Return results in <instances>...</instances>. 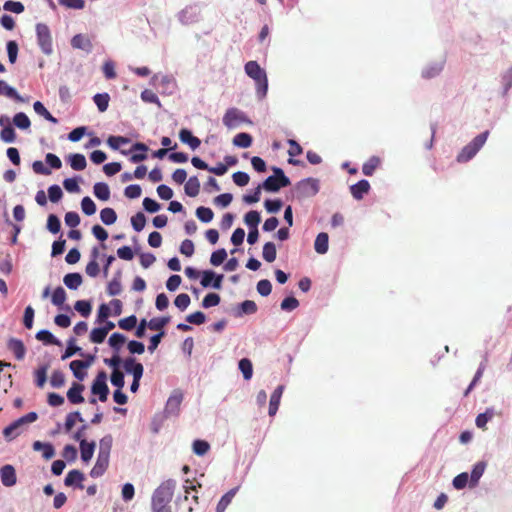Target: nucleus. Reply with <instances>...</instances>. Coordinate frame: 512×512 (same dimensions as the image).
<instances>
[{
    "instance_id": "obj_1",
    "label": "nucleus",
    "mask_w": 512,
    "mask_h": 512,
    "mask_svg": "<svg viewBox=\"0 0 512 512\" xmlns=\"http://www.w3.org/2000/svg\"><path fill=\"white\" fill-rule=\"evenodd\" d=\"M176 482L172 479L162 482L153 492L151 499V508L171 509V502L175 490Z\"/></svg>"
},
{
    "instance_id": "obj_2",
    "label": "nucleus",
    "mask_w": 512,
    "mask_h": 512,
    "mask_svg": "<svg viewBox=\"0 0 512 512\" xmlns=\"http://www.w3.org/2000/svg\"><path fill=\"white\" fill-rule=\"evenodd\" d=\"M244 69L246 74L255 81L258 97L263 99L268 91V78L265 70L256 61L247 62Z\"/></svg>"
},
{
    "instance_id": "obj_3",
    "label": "nucleus",
    "mask_w": 512,
    "mask_h": 512,
    "mask_svg": "<svg viewBox=\"0 0 512 512\" xmlns=\"http://www.w3.org/2000/svg\"><path fill=\"white\" fill-rule=\"evenodd\" d=\"M273 175L267 177L262 184V188L268 192H277L283 187L291 184L290 179L284 174L279 167H273Z\"/></svg>"
},
{
    "instance_id": "obj_4",
    "label": "nucleus",
    "mask_w": 512,
    "mask_h": 512,
    "mask_svg": "<svg viewBox=\"0 0 512 512\" xmlns=\"http://www.w3.org/2000/svg\"><path fill=\"white\" fill-rule=\"evenodd\" d=\"M488 134V131L480 133L469 144L463 147L461 152L457 155V161L459 163H464L471 160L485 144Z\"/></svg>"
},
{
    "instance_id": "obj_5",
    "label": "nucleus",
    "mask_w": 512,
    "mask_h": 512,
    "mask_svg": "<svg viewBox=\"0 0 512 512\" xmlns=\"http://www.w3.org/2000/svg\"><path fill=\"white\" fill-rule=\"evenodd\" d=\"M319 191V182L314 178H307L299 181L295 187L294 192L298 199L309 198L315 196Z\"/></svg>"
},
{
    "instance_id": "obj_6",
    "label": "nucleus",
    "mask_w": 512,
    "mask_h": 512,
    "mask_svg": "<svg viewBox=\"0 0 512 512\" xmlns=\"http://www.w3.org/2000/svg\"><path fill=\"white\" fill-rule=\"evenodd\" d=\"M36 34L38 44L44 54L52 53V37L50 29L46 24L38 23L36 25Z\"/></svg>"
},
{
    "instance_id": "obj_7",
    "label": "nucleus",
    "mask_w": 512,
    "mask_h": 512,
    "mask_svg": "<svg viewBox=\"0 0 512 512\" xmlns=\"http://www.w3.org/2000/svg\"><path fill=\"white\" fill-rule=\"evenodd\" d=\"M107 380V374L105 371L98 372L96 378L94 379L92 386H91V392L94 395H98L99 400L101 402H105L108 398L109 394V388L106 383Z\"/></svg>"
},
{
    "instance_id": "obj_8",
    "label": "nucleus",
    "mask_w": 512,
    "mask_h": 512,
    "mask_svg": "<svg viewBox=\"0 0 512 512\" xmlns=\"http://www.w3.org/2000/svg\"><path fill=\"white\" fill-rule=\"evenodd\" d=\"M245 121V115L237 108L228 109L223 116V124L228 128H235Z\"/></svg>"
},
{
    "instance_id": "obj_9",
    "label": "nucleus",
    "mask_w": 512,
    "mask_h": 512,
    "mask_svg": "<svg viewBox=\"0 0 512 512\" xmlns=\"http://www.w3.org/2000/svg\"><path fill=\"white\" fill-rule=\"evenodd\" d=\"M223 275H215L213 271H204L201 279V285L203 287L212 286L215 289L222 287Z\"/></svg>"
},
{
    "instance_id": "obj_10",
    "label": "nucleus",
    "mask_w": 512,
    "mask_h": 512,
    "mask_svg": "<svg viewBox=\"0 0 512 512\" xmlns=\"http://www.w3.org/2000/svg\"><path fill=\"white\" fill-rule=\"evenodd\" d=\"M147 150H148V147L144 143L137 142L132 146L130 151L127 152L125 150H122L121 153L124 155H127L128 153L133 152V151H141V153H134L130 156V161L132 163H139L141 161H144L147 158V154H146Z\"/></svg>"
},
{
    "instance_id": "obj_11",
    "label": "nucleus",
    "mask_w": 512,
    "mask_h": 512,
    "mask_svg": "<svg viewBox=\"0 0 512 512\" xmlns=\"http://www.w3.org/2000/svg\"><path fill=\"white\" fill-rule=\"evenodd\" d=\"M109 458L103 454H98L96 463L90 471V476L93 478L102 476L109 466Z\"/></svg>"
},
{
    "instance_id": "obj_12",
    "label": "nucleus",
    "mask_w": 512,
    "mask_h": 512,
    "mask_svg": "<svg viewBox=\"0 0 512 512\" xmlns=\"http://www.w3.org/2000/svg\"><path fill=\"white\" fill-rule=\"evenodd\" d=\"M85 389L83 384L74 382L67 392V398L72 404H80L84 402L82 392Z\"/></svg>"
},
{
    "instance_id": "obj_13",
    "label": "nucleus",
    "mask_w": 512,
    "mask_h": 512,
    "mask_svg": "<svg viewBox=\"0 0 512 512\" xmlns=\"http://www.w3.org/2000/svg\"><path fill=\"white\" fill-rule=\"evenodd\" d=\"M370 190V183L363 179L350 187V192L356 200H361Z\"/></svg>"
},
{
    "instance_id": "obj_14",
    "label": "nucleus",
    "mask_w": 512,
    "mask_h": 512,
    "mask_svg": "<svg viewBox=\"0 0 512 512\" xmlns=\"http://www.w3.org/2000/svg\"><path fill=\"white\" fill-rule=\"evenodd\" d=\"M1 481L4 486L10 487L16 483L15 469L11 465H5L0 470Z\"/></svg>"
},
{
    "instance_id": "obj_15",
    "label": "nucleus",
    "mask_w": 512,
    "mask_h": 512,
    "mask_svg": "<svg viewBox=\"0 0 512 512\" xmlns=\"http://www.w3.org/2000/svg\"><path fill=\"white\" fill-rule=\"evenodd\" d=\"M71 45L75 49H81L88 53L91 52L93 48L91 40L82 34L75 35L71 40Z\"/></svg>"
},
{
    "instance_id": "obj_16",
    "label": "nucleus",
    "mask_w": 512,
    "mask_h": 512,
    "mask_svg": "<svg viewBox=\"0 0 512 512\" xmlns=\"http://www.w3.org/2000/svg\"><path fill=\"white\" fill-rule=\"evenodd\" d=\"M179 138H180L181 142L189 145V147L192 150L197 149L201 144L200 139L193 136L191 131L188 129H185V128L180 130Z\"/></svg>"
},
{
    "instance_id": "obj_17",
    "label": "nucleus",
    "mask_w": 512,
    "mask_h": 512,
    "mask_svg": "<svg viewBox=\"0 0 512 512\" xmlns=\"http://www.w3.org/2000/svg\"><path fill=\"white\" fill-rule=\"evenodd\" d=\"M8 348L18 360H22L26 353V348L23 342L19 339L11 338L8 341Z\"/></svg>"
},
{
    "instance_id": "obj_18",
    "label": "nucleus",
    "mask_w": 512,
    "mask_h": 512,
    "mask_svg": "<svg viewBox=\"0 0 512 512\" xmlns=\"http://www.w3.org/2000/svg\"><path fill=\"white\" fill-rule=\"evenodd\" d=\"M183 400V394L180 391H174L168 398L166 403V411L169 413H175L179 410V407Z\"/></svg>"
},
{
    "instance_id": "obj_19",
    "label": "nucleus",
    "mask_w": 512,
    "mask_h": 512,
    "mask_svg": "<svg viewBox=\"0 0 512 512\" xmlns=\"http://www.w3.org/2000/svg\"><path fill=\"white\" fill-rule=\"evenodd\" d=\"M33 449L35 451H41L44 459L49 460L54 457L55 450L52 444L43 443L41 441H35L33 443Z\"/></svg>"
},
{
    "instance_id": "obj_20",
    "label": "nucleus",
    "mask_w": 512,
    "mask_h": 512,
    "mask_svg": "<svg viewBox=\"0 0 512 512\" xmlns=\"http://www.w3.org/2000/svg\"><path fill=\"white\" fill-rule=\"evenodd\" d=\"M282 393H283V386H278L272 393V395L270 397V402H269V415L270 416H274L276 414V412L278 411Z\"/></svg>"
},
{
    "instance_id": "obj_21",
    "label": "nucleus",
    "mask_w": 512,
    "mask_h": 512,
    "mask_svg": "<svg viewBox=\"0 0 512 512\" xmlns=\"http://www.w3.org/2000/svg\"><path fill=\"white\" fill-rule=\"evenodd\" d=\"M88 366L89 363L82 360H73L70 363V369L72 370L73 375L80 381H82L85 378L86 373L84 372V369L87 368Z\"/></svg>"
},
{
    "instance_id": "obj_22",
    "label": "nucleus",
    "mask_w": 512,
    "mask_h": 512,
    "mask_svg": "<svg viewBox=\"0 0 512 512\" xmlns=\"http://www.w3.org/2000/svg\"><path fill=\"white\" fill-rule=\"evenodd\" d=\"M84 480V474L80 472L79 470H71L68 472V474L65 477L64 483L66 486H72L74 484H77L79 488H83V485L81 484Z\"/></svg>"
},
{
    "instance_id": "obj_23",
    "label": "nucleus",
    "mask_w": 512,
    "mask_h": 512,
    "mask_svg": "<svg viewBox=\"0 0 512 512\" xmlns=\"http://www.w3.org/2000/svg\"><path fill=\"white\" fill-rule=\"evenodd\" d=\"M0 95L14 99L17 102L23 101L22 97L18 94L16 89L8 85V83L4 80H0Z\"/></svg>"
},
{
    "instance_id": "obj_24",
    "label": "nucleus",
    "mask_w": 512,
    "mask_h": 512,
    "mask_svg": "<svg viewBox=\"0 0 512 512\" xmlns=\"http://www.w3.org/2000/svg\"><path fill=\"white\" fill-rule=\"evenodd\" d=\"M69 163L73 170L82 171L86 168L87 162L83 154L75 153L69 156Z\"/></svg>"
},
{
    "instance_id": "obj_25",
    "label": "nucleus",
    "mask_w": 512,
    "mask_h": 512,
    "mask_svg": "<svg viewBox=\"0 0 512 512\" xmlns=\"http://www.w3.org/2000/svg\"><path fill=\"white\" fill-rule=\"evenodd\" d=\"M186 195L189 197H196L200 192V182L196 176H192L188 179L184 186Z\"/></svg>"
},
{
    "instance_id": "obj_26",
    "label": "nucleus",
    "mask_w": 512,
    "mask_h": 512,
    "mask_svg": "<svg viewBox=\"0 0 512 512\" xmlns=\"http://www.w3.org/2000/svg\"><path fill=\"white\" fill-rule=\"evenodd\" d=\"M495 416L493 408H487L484 413L478 414L475 420V424L478 428L486 430L487 423Z\"/></svg>"
},
{
    "instance_id": "obj_27",
    "label": "nucleus",
    "mask_w": 512,
    "mask_h": 512,
    "mask_svg": "<svg viewBox=\"0 0 512 512\" xmlns=\"http://www.w3.org/2000/svg\"><path fill=\"white\" fill-rule=\"evenodd\" d=\"M328 234L321 232L317 235L314 243L315 251L319 254H325L328 251Z\"/></svg>"
},
{
    "instance_id": "obj_28",
    "label": "nucleus",
    "mask_w": 512,
    "mask_h": 512,
    "mask_svg": "<svg viewBox=\"0 0 512 512\" xmlns=\"http://www.w3.org/2000/svg\"><path fill=\"white\" fill-rule=\"evenodd\" d=\"M82 276L79 273H69L63 278L64 284L72 290H76L82 284Z\"/></svg>"
},
{
    "instance_id": "obj_29",
    "label": "nucleus",
    "mask_w": 512,
    "mask_h": 512,
    "mask_svg": "<svg viewBox=\"0 0 512 512\" xmlns=\"http://www.w3.org/2000/svg\"><path fill=\"white\" fill-rule=\"evenodd\" d=\"M95 450L94 442H87L86 440H82L80 443V451L81 458L84 462H88L91 460Z\"/></svg>"
},
{
    "instance_id": "obj_30",
    "label": "nucleus",
    "mask_w": 512,
    "mask_h": 512,
    "mask_svg": "<svg viewBox=\"0 0 512 512\" xmlns=\"http://www.w3.org/2000/svg\"><path fill=\"white\" fill-rule=\"evenodd\" d=\"M93 192L99 200L107 201L110 198V189L106 183H96L93 187Z\"/></svg>"
},
{
    "instance_id": "obj_31",
    "label": "nucleus",
    "mask_w": 512,
    "mask_h": 512,
    "mask_svg": "<svg viewBox=\"0 0 512 512\" xmlns=\"http://www.w3.org/2000/svg\"><path fill=\"white\" fill-rule=\"evenodd\" d=\"M236 492L237 488H233L229 490L227 493H225L217 504L216 512H224L228 505L231 503L234 496L236 495Z\"/></svg>"
},
{
    "instance_id": "obj_32",
    "label": "nucleus",
    "mask_w": 512,
    "mask_h": 512,
    "mask_svg": "<svg viewBox=\"0 0 512 512\" xmlns=\"http://www.w3.org/2000/svg\"><path fill=\"white\" fill-rule=\"evenodd\" d=\"M122 292V282L120 274L114 276L107 285V293L110 296L119 295Z\"/></svg>"
},
{
    "instance_id": "obj_33",
    "label": "nucleus",
    "mask_w": 512,
    "mask_h": 512,
    "mask_svg": "<svg viewBox=\"0 0 512 512\" xmlns=\"http://www.w3.org/2000/svg\"><path fill=\"white\" fill-rule=\"evenodd\" d=\"M262 256L265 261L271 263L277 256L276 246L273 242H267L263 246Z\"/></svg>"
},
{
    "instance_id": "obj_34",
    "label": "nucleus",
    "mask_w": 512,
    "mask_h": 512,
    "mask_svg": "<svg viewBox=\"0 0 512 512\" xmlns=\"http://www.w3.org/2000/svg\"><path fill=\"white\" fill-rule=\"evenodd\" d=\"M233 144L237 147L248 148L252 144V136L245 132L238 133L233 138Z\"/></svg>"
},
{
    "instance_id": "obj_35",
    "label": "nucleus",
    "mask_w": 512,
    "mask_h": 512,
    "mask_svg": "<svg viewBox=\"0 0 512 512\" xmlns=\"http://www.w3.org/2000/svg\"><path fill=\"white\" fill-rule=\"evenodd\" d=\"M261 217L258 211L252 210L245 214L244 222L250 229H258Z\"/></svg>"
},
{
    "instance_id": "obj_36",
    "label": "nucleus",
    "mask_w": 512,
    "mask_h": 512,
    "mask_svg": "<svg viewBox=\"0 0 512 512\" xmlns=\"http://www.w3.org/2000/svg\"><path fill=\"white\" fill-rule=\"evenodd\" d=\"M93 101L100 112H105L109 105L110 96L108 93H98L94 95Z\"/></svg>"
},
{
    "instance_id": "obj_37",
    "label": "nucleus",
    "mask_w": 512,
    "mask_h": 512,
    "mask_svg": "<svg viewBox=\"0 0 512 512\" xmlns=\"http://www.w3.org/2000/svg\"><path fill=\"white\" fill-rule=\"evenodd\" d=\"M47 370H48L47 365H43L35 370L34 380H35V384L37 387H39V388L44 387V385L47 381Z\"/></svg>"
},
{
    "instance_id": "obj_38",
    "label": "nucleus",
    "mask_w": 512,
    "mask_h": 512,
    "mask_svg": "<svg viewBox=\"0 0 512 512\" xmlns=\"http://www.w3.org/2000/svg\"><path fill=\"white\" fill-rule=\"evenodd\" d=\"M100 219L105 225H112L117 220V214L114 209L106 207L101 210Z\"/></svg>"
},
{
    "instance_id": "obj_39",
    "label": "nucleus",
    "mask_w": 512,
    "mask_h": 512,
    "mask_svg": "<svg viewBox=\"0 0 512 512\" xmlns=\"http://www.w3.org/2000/svg\"><path fill=\"white\" fill-rule=\"evenodd\" d=\"M380 164V159L376 156L369 158L362 166V172L366 176H371Z\"/></svg>"
},
{
    "instance_id": "obj_40",
    "label": "nucleus",
    "mask_w": 512,
    "mask_h": 512,
    "mask_svg": "<svg viewBox=\"0 0 512 512\" xmlns=\"http://www.w3.org/2000/svg\"><path fill=\"white\" fill-rule=\"evenodd\" d=\"M34 111L43 116L46 120L56 124L58 120L45 108V106L40 102L36 101L33 104Z\"/></svg>"
},
{
    "instance_id": "obj_41",
    "label": "nucleus",
    "mask_w": 512,
    "mask_h": 512,
    "mask_svg": "<svg viewBox=\"0 0 512 512\" xmlns=\"http://www.w3.org/2000/svg\"><path fill=\"white\" fill-rule=\"evenodd\" d=\"M170 317L152 318L148 322V328L154 331H163V328L169 323Z\"/></svg>"
},
{
    "instance_id": "obj_42",
    "label": "nucleus",
    "mask_w": 512,
    "mask_h": 512,
    "mask_svg": "<svg viewBox=\"0 0 512 512\" xmlns=\"http://www.w3.org/2000/svg\"><path fill=\"white\" fill-rule=\"evenodd\" d=\"M13 123L16 127L23 130L28 129L31 125L30 119L23 112H19L14 115Z\"/></svg>"
},
{
    "instance_id": "obj_43",
    "label": "nucleus",
    "mask_w": 512,
    "mask_h": 512,
    "mask_svg": "<svg viewBox=\"0 0 512 512\" xmlns=\"http://www.w3.org/2000/svg\"><path fill=\"white\" fill-rule=\"evenodd\" d=\"M36 339L39 341H43L46 344L51 345H59L60 342L57 340L54 335L48 330H40L36 334Z\"/></svg>"
},
{
    "instance_id": "obj_44",
    "label": "nucleus",
    "mask_w": 512,
    "mask_h": 512,
    "mask_svg": "<svg viewBox=\"0 0 512 512\" xmlns=\"http://www.w3.org/2000/svg\"><path fill=\"white\" fill-rule=\"evenodd\" d=\"M113 438L111 435H106L100 440L99 452L98 454H103L104 456L110 457V452L112 448Z\"/></svg>"
},
{
    "instance_id": "obj_45",
    "label": "nucleus",
    "mask_w": 512,
    "mask_h": 512,
    "mask_svg": "<svg viewBox=\"0 0 512 512\" xmlns=\"http://www.w3.org/2000/svg\"><path fill=\"white\" fill-rule=\"evenodd\" d=\"M126 342V337L121 333H113L109 337V345L111 348H113L116 352H118L123 344Z\"/></svg>"
},
{
    "instance_id": "obj_46",
    "label": "nucleus",
    "mask_w": 512,
    "mask_h": 512,
    "mask_svg": "<svg viewBox=\"0 0 512 512\" xmlns=\"http://www.w3.org/2000/svg\"><path fill=\"white\" fill-rule=\"evenodd\" d=\"M239 369L245 380H250L253 374L252 363L249 359L243 358L239 361Z\"/></svg>"
},
{
    "instance_id": "obj_47",
    "label": "nucleus",
    "mask_w": 512,
    "mask_h": 512,
    "mask_svg": "<svg viewBox=\"0 0 512 512\" xmlns=\"http://www.w3.org/2000/svg\"><path fill=\"white\" fill-rule=\"evenodd\" d=\"M196 216L200 221L204 223H209L210 221H212L214 213L210 208L200 206L196 209Z\"/></svg>"
},
{
    "instance_id": "obj_48",
    "label": "nucleus",
    "mask_w": 512,
    "mask_h": 512,
    "mask_svg": "<svg viewBox=\"0 0 512 512\" xmlns=\"http://www.w3.org/2000/svg\"><path fill=\"white\" fill-rule=\"evenodd\" d=\"M146 224V217L144 213L137 212L134 216L131 217V225L133 229L137 232L143 230Z\"/></svg>"
},
{
    "instance_id": "obj_49",
    "label": "nucleus",
    "mask_w": 512,
    "mask_h": 512,
    "mask_svg": "<svg viewBox=\"0 0 512 512\" xmlns=\"http://www.w3.org/2000/svg\"><path fill=\"white\" fill-rule=\"evenodd\" d=\"M0 138L5 143L14 142L16 139V133H15L14 128L10 124L5 126L0 132Z\"/></svg>"
},
{
    "instance_id": "obj_50",
    "label": "nucleus",
    "mask_w": 512,
    "mask_h": 512,
    "mask_svg": "<svg viewBox=\"0 0 512 512\" xmlns=\"http://www.w3.org/2000/svg\"><path fill=\"white\" fill-rule=\"evenodd\" d=\"M66 292L65 290L63 289V287L59 286L57 287L53 294H52V303L55 305V306H62L64 304V302L66 301Z\"/></svg>"
},
{
    "instance_id": "obj_51",
    "label": "nucleus",
    "mask_w": 512,
    "mask_h": 512,
    "mask_svg": "<svg viewBox=\"0 0 512 512\" xmlns=\"http://www.w3.org/2000/svg\"><path fill=\"white\" fill-rule=\"evenodd\" d=\"M22 424H16V420L12 422L10 425L4 428L3 435L8 439H13L20 434V428Z\"/></svg>"
},
{
    "instance_id": "obj_52",
    "label": "nucleus",
    "mask_w": 512,
    "mask_h": 512,
    "mask_svg": "<svg viewBox=\"0 0 512 512\" xmlns=\"http://www.w3.org/2000/svg\"><path fill=\"white\" fill-rule=\"evenodd\" d=\"M227 258V252L224 248L218 249L211 254L210 263L213 266L221 265Z\"/></svg>"
},
{
    "instance_id": "obj_53",
    "label": "nucleus",
    "mask_w": 512,
    "mask_h": 512,
    "mask_svg": "<svg viewBox=\"0 0 512 512\" xmlns=\"http://www.w3.org/2000/svg\"><path fill=\"white\" fill-rule=\"evenodd\" d=\"M50 384L54 388H61L65 384V375L60 370L53 371L50 377Z\"/></svg>"
},
{
    "instance_id": "obj_54",
    "label": "nucleus",
    "mask_w": 512,
    "mask_h": 512,
    "mask_svg": "<svg viewBox=\"0 0 512 512\" xmlns=\"http://www.w3.org/2000/svg\"><path fill=\"white\" fill-rule=\"evenodd\" d=\"M74 308L77 312H79L83 317H88L91 313V304L86 300H78L76 301Z\"/></svg>"
},
{
    "instance_id": "obj_55",
    "label": "nucleus",
    "mask_w": 512,
    "mask_h": 512,
    "mask_svg": "<svg viewBox=\"0 0 512 512\" xmlns=\"http://www.w3.org/2000/svg\"><path fill=\"white\" fill-rule=\"evenodd\" d=\"M485 467H486V465L484 462H478L475 464V466L471 472V475H470V481L472 484L475 485L478 482V480L481 478V476L484 473Z\"/></svg>"
},
{
    "instance_id": "obj_56",
    "label": "nucleus",
    "mask_w": 512,
    "mask_h": 512,
    "mask_svg": "<svg viewBox=\"0 0 512 512\" xmlns=\"http://www.w3.org/2000/svg\"><path fill=\"white\" fill-rule=\"evenodd\" d=\"M81 208L83 213L88 216L93 215L96 212V205L94 201L88 196L82 199Z\"/></svg>"
},
{
    "instance_id": "obj_57",
    "label": "nucleus",
    "mask_w": 512,
    "mask_h": 512,
    "mask_svg": "<svg viewBox=\"0 0 512 512\" xmlns=\"http://www.w3.org/2000/svg\"><path fill=\"white\" fill-rule=\"evenodd\" d=\"M209 449H210V445L207 441L195 440L193 442V452L196 455L203 456L209 451Z\"/></svg>"
},
{
    "instance_id": "obj_58",
    "label": "nucleus",
    "mask_w": 512,
    "mask_h": 512,
    "mask_svg": "<svg viewBox=\"0 0 512 512\" xmlns=\"http://www.w3.org/2000/svg\"><path fill=\"white\" fill-rule=\"evenodd\" d=\"M137 324V318L135 315H131L128 317H125L123 319H120L118 322V326L123 329L130 331L136 327Z\"/></svg>"
},
{
    "instance_id": "obj_59",
    "label": "nucleus",
    "mask_w": 512,
    "mask_h": 512,
    "mask_svg": "<svg viewBox=\"0 0 512 512\" xmlns=\"http://www.w3.org/2000/svg\"><path fill=\"white\" fill-rule=\"evenodd\" d=\"M60 228H61V223H60L59 218L54 214H50L47 219V229L51 233L57 234L60 231Z\"/></svg>"
},
{
    "instance_id": "obj_60",
    "label": "nucleus",
    "mask_w": 512,
    "mask_h": 512,
    "mask_svg": "<svg viewBox=\"0 0 512 512\" xmlns=\"http://www.w3.org/2000/svg\"><path fill=\"white\" fill-rule=\"evenodd\" d=\"M107 336V333L103 327L94 328L90 333V340L93 343L100 344L102 343Z\"/></svg>"
},
{
    "instance_id": "obj_61",
    "label": "nucleus",
    "mask_w": 512,
    "mask_h": 512,
    "mask_svg": "<svg viewBox=\"0 0 512 512\" xmlns=\"http://www.w3.org/2000/svg\"><path fill=\"white\" fill-rule=\"evenodd\" d=\"M130 142V139L123 136H110L107 139L108 145L114 149L117 150L122 144H127Z\"/></svg>"
},
{
    "instance_id": "obj_62",
    "label": "nucleus",
    "mask_w": 512,
    "mask_h": 512,
    "mask_svg": "<svg viewBox=\"0 0 512 512\" xmlns=\"http://www.w3.org/2000/svg\"><path fill=\"white\" fill-rule=\"evenodd\" d=\"M190 301V296L188 294L181 293L175 298L174 304L181 311H184L189 306Z\"/></svg>"
},
{
    "instance_id": "obj_63",
    "label": "nucleus",
    "mask_w": 512,
    "mask_h": 512,
    "mask_svg": "<svg viewBox=\"0 0 512 512\" xmlns=\"http://www.w3.org/2000/svg\"><path fill=\"white\" fill-rule=\"evenodd\" d=\"M232 178L234 183L240 187L246 186L250 181L249 175L246 172L242 171L235 172L232 175Z\"/></svg>"
},
{
    "instance_id": "obj_64",
    "label": "nucleus",
    "mask_w": 512,
    "mask_h": 512,
    "mask_svg": "<svg viewBox=\"0 0 512 512\" xmlns=\"http://www.w3.org/2000/svg\"><path fill=\"white\" fill-rule=\"evenodd\" d=\"M257 292L261 296H268L272 291V284L267 279H262L257 283Z\"/></svg>"
}]
</instances>
